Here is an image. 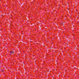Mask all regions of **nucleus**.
I'll return each instance as SVG.
<instances>
[{"mask_svg":"<svg viewBox=\"0 0 79 79\" xmlns=\"http://www.w3.org/2000/svg\"><path fill=\"white\" fill-rule=\"evenodd\" d=\"M73 24V23H72V24Z\"/></svg>","mask_w":79,"mask_h":79,"instance_id":"obj_4","label":"nucleus"},{"mask_svg":"<svg viewBox=\"0 0 79 79\" xmlns=\"http://www.w3.org/2000/svg\"><path fill=\"white\" fill-rule=\"evenodd\" d=\"M10 53L11 54H13L14 53H15V52L14 51H10Z\"/></svg>","mask_w":79,"mask_h":79,"instance_id":"obj_1","label":"nucleus"},{"mask_svg":"<svg viewBox=\"0 0 79 79\" xmlns=\"http://www.w3.org/2000/svg\"><path fill=\"white\" fill-rule=\"evenodd\" d=\"M2 72H3V70H2Z\"/></svg>","mask_w":79,"mask_h":79,"instance_id":"obj_3","label":"nucleus"},{"mask_svg":"<svg viewBox=\"0 0 79 79\" xmlns=\"http://www.w3.org/2000/svg\"><path fill=\"white\" fill-rule=\"evenodd\" d=\"M63 25L64 24V23H61Z\"/></svg>","mask_w":79,"mask_h":79,"instance_id":"obj_2","label":"nucleus"}]
</instances>
